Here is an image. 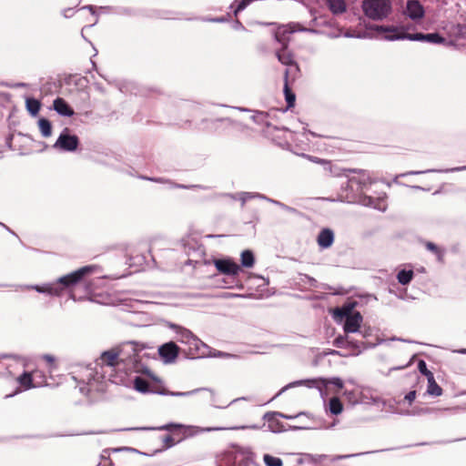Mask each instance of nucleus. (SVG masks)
Segmentation results:
<instances>
[{
    "instance_id": "obj_1",
    "label": "nucleus",
    "mask_w": 466,
    "mask_h": 466,
    "mask_svg": "<svg viewBox=\"0 0 466 466\" xmlns=\"http://www.w3.org/2000/svg\"><path fill=\"white\" fill-rule=\"evenodd\" d=\"M95 268L96 267L93 265L84 266L66 276L61 277L55 284L48 287H35V289L40 292H47L55 296H59L65 289H72L76 285L83 283L86 277L92 274Z\"/></svg>"
},
{
    "instance_id": "obj_2",
    "label": "nucleus",
    "mask_w": 466,
    "mask_h": 466,
    "mask_svg": "<svg viewBox=\"0 0 466 466\" xmlns=\"http://www.w3.org/2000/svg\"><path fill=\"white\" fill-rule=\"evenodd\" d=\"M137 354V343L124 342L102 352L96 360L101 367H115L130 360Z\"/></svg>"
},
{
    "instance_id": "obj_3",
    "label": "nucleus",
    "mask_w": 466,
    "mask_h": 466,
    "mask_svg": "<svg viewBox=\"0 0 466 466\" xmlns=\"http://www.w3.org/2000/svg\"><path fill=\"white\" fill-rule=\"evenodd\" d=\"M345 171L352 174V176L347 175L349 178L346 189L350 192L346 195V198L349 201H354L355 198L363 191V187L370 184V177L368 172L362 169H347Z\"/></svg>"
},
{
    "instance_id": "obj_4",
    "label": "nucleus",
    "mask_w": 466,
    "mask_h": 466,
    "mask_svg": "<svg viewBox=\"0 0 466 466\" xmlns=\"http://www.w3.org/2000/svg\"><path fill=\"white\" fill-rule=\"evenodd\" d=\"M362 10L370 18L381 20L391 13L392 5L390 0H364Z\"/></svg>"
},
{
    "instance_id": "obj_5",
    "label": "nucleus",
    "mask_w": 466,
    "mask_h": 466,
    "mask_svg": "<svg viewBox=\"0 0 466 466\" xmlns=\"http://www.w3.org/2000/svg\"><path fill=\"white\" fill-rule=\"evenodd\" d=\"M183 426L180 424H166L161 427H158V431H168L171 432V434L165 435L162 439V441L164 443L165 448H171L174 446L177 442H179L184 434Z\"/></svg>"
},
{
    "instance_id": "obj_6",
    "label": "nucleus",
    "mask_w": 466,
    "mask_h": 466,
    "mask_svg": "<svg viewBox=\"0 0 466 466\" xmlns=\"http://www.w3.org/2000/svg\"><path fill=\"white\" fill-rule=\"evenodd\" d=\"M380 29L388 33L386 37L389 40L400 39V38H408L413 41H425V35L423 33H400L394 27H384L380 26Z\"/></svg>"
},
{
    "instance_id": "obj_7",
    "label": "nucleus",
    "mask_w": 466,
    "mask_h": 466,
    "mask_svg": "<svg viewBox=\"0 0 466 466\" xmlns=\"http://www.w3.org/2000/svg\"><path fill=\"white\" fill-rule=\"evenodd\" d=\"M277 56L283 65L290 66L288 70H290L289 76L292 75V79L299 74V66L294 62L293 55L288 51V47H282L277 53Z\"/></svg>"
},
{
    "instance_id": "obj_8",
    "label": "nucleus",
    "mask_w": 466,
    "mask_h": 466,
    "mask_svg": "<svg viewBox=\"0 0 466 466\" xmlns=\"http://www.w3.org/2000/svg\"><path fill=\"white\" fill-rule=\"evenodd\" d=\"M300 385H305L307 387H315L316 389H322V387H327L328 385H333L338 387L339 389H343L344 383L341 379L332 378L330 380L324 379H314V380H307L299 382Z\"/></svg>"
},
{
    "instance_id": "obj_9",
    "label": "nucleus",
    "mask_w": 466,
    "mask_h": 466,
    "mask_svg": "<svg viewBox=\"0 0 466 466\" xmlns=\"http://www.w3.org/2000/svg\"><path fill=\"white\" fill-rule=\"evenodd\" d=\"M214 264L217 269L225 275L237 276L240 271V266L229 259H217Z\"/></svg>"
},
{
    "instance_id": "obj_10",
    "label": "nucleus",
    "mask_w": 466,
    "mask_h": 466,
    "mask_svg": "<svg viewBox=\"0 0 466 466\" xmlns=\"http://www.w3.org/2000/svg\"><path fill=\"white\" fill-rule=\"evenodd\" d=\"M404 14L411 20L417 21L424 16V8L419 0H409L406 2Z\"/></svg>"
},
{
    "instance_id": "obj_11",
    "label": "nucleus",
    "mask_w": 466,
    "mask_h": 466,
    "mask_svg": "<svg viewBox=\"0 0 466 466\" xmlns=\"http://www.w3.org/2000/svg\"><path fill=\"white\" fill-rule=\"evenodd\" d=\"M78 146V138L76 136L68 134H61L55 143V147H60L66 151H74Z\"/></svg>"
},
{
    "instance_id": "obj_12",
    "label": "nucleus",
    "mask_w": 466,
    "mask_h": 466,
    "mask_svg": "<svg viewBox=\"0 0 466 466\" xmlns=\"http://www.w3.org/2000/svg\"><path fill=\"white\" fill-rule=\"evenodd\" d=\"M179 348L176 343L169 342L159 347L158 353L165 362H173L178 355Z\"/></svg>"
},
{
    "instance_id": "obj_13",
    "label": "nucleus",
    "mask_w": 466,
    "mask_h": 466,
    "mask_svg": "<svg viewBox=\"0 0 466 466\" xmlns=\"http://www.w3.org/2000/svg\"><path fill=\"white\" fill-rule=\"evenodd\" d=\"M363 323V316L359 311H355L352 316L345 319L344 331L346 334L357 332Z\"/></svg>"
},
{
    "instance_id": "obj_14",
    "label": "nucleus",
    "mask_w": 466,
    "mask_h": 466,
    "mask_svg": "<svg viewBox=\"0 0 466 466\" xmlns=\"http://www.w3.org/2000/svg\"><path fill=\"white\" fill-rule=\"evenodd\" d=\"M54 110L63 116L71 117L74 116V110L68 105L65 98L57 96L53 101Z\"/></svg>"
},
{
    "instance_id": "obj_15",
    "label": "nucleus",
    "mask_w": 466,
    "mask_h": 466,
    "mask_svg": "<svg viewBox=\"0 0 466 466\" xmlns=\"http://www.w3.org/2000/svg\"><path fill=\"white\" fill-rule=\"evenodd\" d=\"M333 242L334 234L329 228H323L320 233H319V237H317V243L323 248H329Z\"/></svg>"
},
{
    "instance_id": "obj_16",
    "label": "nucleus",
    "mask_w": 466,
    "mask_h": 466,
    "mask_svg": "<svg viewBox=\"0 0 466 466\" xmlns=\"http://www.w3.org/2000/svg\"><path fill=\"white\" fill-rule=\"evenodd\" d=\"M289 74L290 70H286L285 72V83H284V94L287 102V108H291L295 104V95L289 87Z\"/></svg>"
},
{
    "instance_id": "obj_17",
    "label": "nucleus",
    "mask_w": 466,
    "mask_h": 466,
    "mask_svg": "<svg viewBox=\"0 0 466 466\" xmlns=\"http://www.w3.org/2000/svg\"><path fill=\"white\" fill-rule=\"evenodd\" d=\"M354 304H344L341 307H336L333 311V317L336 319H347L349 317L352 316L355 311H353Z\"/></svg>"
},
{
    "instance_id": "obj_18",
    "label": "nucleus",
    "mask_w": 466,
    "mask_h": 466,
    "mask_svg": "<svg viewBox=\"0 0 466 466\" xmlns=\"http://www.w3.org/2000/svg\"><path fill=\"white\" fill-rule=\"evenodd\" d=\"M34 387H45L47 385V379L45 372L35 369L30 372Z\"/></svg>"
},
{
    "instance_id": "obj_19",
    "label": "nucleus",
    "mask_w": 466,
    "mask_h": 466,
    "mask_svg": "<svg viewBox=\"0 0 466 466\" xmlns=\"http://www.w3.org/2000/svg\"><path fill=\"white\" fill-rule=\"evenodd\" d=\"M329 9L331 13L344 14L347 11V5L344 0H326Z\"/></svg>"
},
{
    "instance_id": "obj_20",
    "label": "nucleus",
    "mask_w": 466,
    "mask_h": 466,
    "mask_svg": "<svg viewBox=\"0 0 466 466\" xmlns=\"http://www.w3.org/2000/svg\"><path fill=\"white\" fill-rule=\"evenodd\" d=\"M25 106L28 113L35 117L39 114L42 104L38 99L27 97L25 100Z\"/></svg>"
},
{
    "instance_id": "obj_21",
    "label": "nucleus",
    "mask_w": 466,
    "mask_h": 466,
    "mask_svg": "<svg viewBox=\"0 0 466 466\" xmlns=\"http://www.w3.org/2000/svg\"><path fill=\"white\" fill-rule=\"evenodd\" d=\"M414 272L412 269H401L397 274V280L400 285H409L413 279Z\"/></svg>"
},
{
    "instance_id": "obj_22",
    "label": "nucleus",
    "mask_w": 466,
    "mask_h": 466,
    "mask_svg": "<svg viewBox=\"0 0 466 466\" xmlns=\"http://www.w3.org/2000/svg\"><path fill=\"white\" fill-rule=\"evenodd\" d=\"M17 382L23 390L35 389L30 372L25 371L22 373L17 378Z\"/></svg>"
},
{
    "instance_id": "obj_23",
    "label": "nucleus",
    "mask_w": 466,
    "mask_h": 466,
    "mask_svg": "<svg viewBox=\"0 0 466 466\" xmlns=\"http://www.w3.org/2000/svg\"><path fill=\"white\" fill-rule=\"evenodd\" d=\"M398 147L401 150H406V151H411V152H419L420 151V147H419L418 143L414 139H411V138L403 139L400 142V146H399Z\"/></svg>"
},
{
    "instance_id": "obj_24",
    "label": "nucleus",
    "mask_w": 466,
    "mask_h": 466,
    "mask_svg": "<svg viewBox=\"0 0 466 466\" xmlns=\"http://www.w3.org/2000/svg\"><path fill=\"white\" fill-rule=\"evenodd\" d=\"M39 129L44 137H49L52 134V126L47 118H41L38 121Z\"/></svg>"
},
{
    "instance_id": "obj_25",
    "label": "nucleus",
    "mask_w": 466,
    "mask_h": 466,
    "mask_svg": "<svg viewBox=\"0 0 466 466\" xmlns=\"http://www.w3.org/2000/svg\"><path fill=\"white\" fill-rule=\"evenodd\" d=\"M289 34L290 32L287 29L279 28L277 33H275V39L282 45V47H288Z\"/></svg>"
},
{
    "instance_id": "obj_26",
    "label": "nucleus",
    "mask_w": 466,
    "mask_h": 466,
    "mask_svg": "<svg viewBox=\"0 0 466 466\" xmlns=\"http://www.w3.org/2000/svg\"><path fill=\"white\" fill-rule=\"evenodd\" d=\"M149 383L147 380L141 377H136L134 380V388L143 393L149 391Z\"/></svg>"
},
{
    "instance_id": "obj_27",
    "label": "nucleus",
    "mask_w": 466,
    "mask_h": 466,
    "mask_svg": "<svg viewBox=\"0 0 466 466\" xmlns=\"http://www.w3.org/2000/svg\"><path fill=\"white\" fill-rule=\"evenodd\" d=\"M442 393V389L437 384L435 378H430L428 380V394L432 396H441Z\"/></svg>"
},
{
    "instance_id": "obj_28",
    "label": "nucleus",
    "mask_w": 466,
    "mask_h": 466,
    "mask_svg": "<svg viewBox=\"0 0 466 466\" xmlns=\"http://www.w3.org/2000/svg\"><path fill=\"white\" fill-rule=\"evenodd\" d=\"M424 247L426 249L435 254L440 261L442 260L444 251L438 245H436L434 242H424Z\"/></svg>"
},
{
    "instance_id": "obj_29",
    "label": "nucleus",
    "mask_w": 466,
    "mask_h": 466,
    "mask_svg": "<svg viewBox=\"0 0 466 466\" xmlns=\"http://www.w3.org/2000/svg\"><path fill=\"white\" fill-rule=\"evenodd\" d=\"M329 410L332 414H339L341 413L343 410V404L341 403V400H339L337 397H333L329 400Z\"/></svg>"
},
{
    "instance_id": "obj_30",
    "label": "nucleus",
    "mask_w": 466,
    "mask_h": 466,
    "mask_svg": "<svg viewBox=\"0 0 466 466\" xmlns=\"http://www.w3.org/2000/svg\"><path fill=\"white\" fill-rule=\"evenodd\" d=\"M241 264L247 268L254 265V257L250 250L247 249L241 253Z\"/></svg>"
},
{
    "instance_id": "obj_31",
    "label": "nucleus",
    "mask_w": 466,
    "mask_h": 466,
    "mask_svg": "<svg viewBox=\"0 0 466 466\" xmlns=\"http://www.w3.org/2000/svg\"><path fill=\"white\" fill-rule=\"evenodd\" d=\"M425 42L431 44H443L445 42V38L439 33H428L425 35Z\"/></svg>"
},
{
    "instance_id": "obj_32",
    "label": "nucleus",
    "mask_w": 466,
    "mask_h": 466,
    "mask_svg": "<svg viewBox=\"0 0 466 466\" xmlns=\"http://www.w3.org/2000/svg\"><path fill=\"white\" fill-rule=\"evenodd\" d=\"M264 462L267 466H283V461L280 458L269 454H265Z\"/></svg>"
},
{
    "instance_id": "obj_33",
    "label": "nucleus",
    "mask_w": 466,
    "mask_h": 466,
    "mask_svg": "<svg viewBox=\"0 0 466 466\" xmlns=\"http://www.w3.org/2000/svg\"><path fill=\"white\" fill-rule=\"evenodd\" d=\"M418 369H419L420 372L426 377V379L429 380L430 378L434 377L432 371H431L430 370L427 369V366H426V363L424 360H419Z\"/></svg>"
},
{
    "instance_id": "obj_34",
    "label": "nucleus",
    "mask_w": 466,
    "mask_h": 466,
    "mask_svg": "<svg viewBox=\"0 0 466 466\" xmlns=\"http://www.w3.org/2000/svg\"><path fill=\"white\" fill-rule=\"evenodd\" d=\"M309 159L314 163L323 165L325 169H328L331 172V162L329 160H324V158H319L315 157H309Z\"/></svg>"
},
{
    "instance_id": "obj_35",
    "label": "nucleus",
    "mask_w": 466,
    "mask_h": 466,
    "mask_svg": "<svg viewBox=\"0 0 466 466\" xmlns=\"http://www.w3.org/2000/svg\"><path fill=\"white\" fill-rule=\"evenodd\" d=\"M345 343L350 344V345H353V342L349 339L348 336H345V337L340 336V337H338L335 339V345L337 347H341Z\"/></svg>"
},
{
    "instance_id": "obj_36",
    "label": "nucleus",
    "mask_w": 466,
    "mask_h": 466,
    "mask_svg": "<svg viewBox=\"0 0 466 466\" xmlns=\"http://www.w3.org/2000/svg\"><path fill=\"white\" fill-rule=\"evenodd\" d=\"M254 0H240L236 8V14L243 11L247 6H248Z\"/></svg>"
},
{
    "instance_id": "obj_37",
    "label": "nucleus",
    "mask_w": 466,
    "mask_h": 466,
    "mask_svg": "<svg viewBox=\"0 0 466 466\" xmlns=\"http://www.w3.org/2000/svg\"><path fill=\"white\" fill-rule=\"evenodd\" d=\"M43 359L47 363L50 370L55 369L56 364H55V358L53 356L46 354V355H44Z\"/></svg>"
},
{
    "instance_id": "obj_38",
    "label": "nucleus",
    "mask_w": 466,
    "mask_h": 466,
    "mask_svg": "<svg viewBox=\"0 0 466 466\" xmlns=\"http://www.w3.org/2000/svg\"><path fill=\"white\" fill-rule=\"evenodd\" d=\"M416 398V391L415 390H411L410 391L407 395H406V398H404L406 400L409 401L410 404L412 403V401L415 400Z\"/></svg>"
},
{
    "instance_id": "obj_39",
    "label": "nucleus",
    "mask_w": 466,
    "mask_h": 466,
    "mask_svg": "<svg viewBox=\"0 0 466 466\" xmlns=\"http://www.w3.org/2000/svg\"><path fill=\"white\" fill-rule=\"evenodd\" d=\"M117 461H118L119 462L127 463V462H128V458H127V457H126V456H119V457L117 458Z\"/></svg>"
},
{
    "instance_id": "obj_40",
    "label": "nucleus",
    "mask_w": 466,
    "mask_h": 466,
    "mask_svg": "<svg viewBox=\"0 0 466 466\" xmlns=\"http://www.w3.org/2000/svg\"><path fill=\"white\" fill-rule=\"evenodd\" d=\"M183 335H184V337H185V338H187V339H189L190 337H192V336H193L192 332H191V331H189V330H185V331L183 332Z\"/></svg>"
},
{
    "instance_id": "obj_41",
    "label": "nucleus",
    "mask_w": 466,
    "mask_h": 466,
    "mask_svg": "<svg viewBox=\"0 0 466 466\" xmlns=\"http://www.w3.org/2000/svg\"><path fill=\"white\" fill-rule=\"evenodd\" d=\"M221 123L224 124L226 127L230 126L231 121L228 118L221 119Z\"/></svg>"
},
{
    "instance_id": "obj_42",
    "label": "nucleus",
    "mask_w": 466,
    "mask_h": 466,
    "mask_svg": "<svg viewBox=\"0 0 466 466\" xmlns=\"http://www.w3.org/2000/svg\"><path fill=\"white\" fill-rule=\"evenodd\" d=\"M351 455H344V456H340V458H349L350 457Z\"/></svg>"
},
{
    "instance_id": "obj_43",
    "label": "nucleus",
    "mask_w": 466,
    "mask_h": 466,
    "mask_svg": "<svg viewBox=\"0 0 466 466\" xmlns=\"http://www.w3.org/2000/svg\"><path fill=\"white\" fill-rule=\"evenodd\" d=\"M226 429H232L234 431L235 429H239V428L238 427H233V428H226Z\"/></svg>"
}]
</instances>
